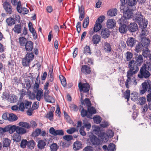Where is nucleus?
<instances>
[{"mask_svg": "<svg viewBox=\"0 0 151 151\" xmlns=\"http://www.w3.org/2000/svg\"><path fill=\"white\" fill-rule=\"evenodd\" d=\"M58 147L56 143H53L50 146L51 151H56Z\"/></svg>", "mask_w": 151, "mask_h": 151, "instance_id": "nucleus-58", "label": "nucleus"}, {"mask_svg": "<svg viewBox=\"0 0 151 151\" xmlns=\"http://www.w3.org/2000/svg\"><path fill=\"white\" fill-rule=\"evenodd\" d=\"M17 9L19 13L24 14H27L29 12V10L27 9L24 7L22 8L21 2H19L18 5L17 6Z\"/></svg>", "mask_w": 151, "mask_h": 151, "instance_id": "nucleus-9", "label": "nucleus"}, {"mask_svg": "<svg viewBox=\"0 0 151 151\" xmlns=\"http://www.w3.org/2000/svg\"><path fill=\"white\" fill-rule=\"evenodd\" d=\"M133 20L138 23L141 27H146L148 21L147 20L145 19L143 16L140 12H138L134 17H133Z\"/></svg>", "mask_w": 151, "mask_h": 151, "instance_id": "nucleus-1", "label": "nucleus"}, {"mask_svg": "<svg viewBox=\"0 0 151 151\" xmlns=\"http://www.w3.org/2000/svg\"><path fill=\"white\" fill-rule=\"evenodd\" d=\"M90 86L87 83H82L80 82L78 83V87L80 92L83 91L86 93L89 90Z\"/></svg>", "mask_w": 151, "mask_h": 151, "instance_id": "nucleus-5", "label": "nucleus"}, {"mask_svg": "<svg viewBox=\"0 0 151 151\" xmlns=\"http://www.w3.org/2000/svg\"><path fill=\"white\" fill-rule=\"evenodd\" d=\"M83 151H94V150L93 147L88 146L85 147L83 149Z\"/></svg>", "mask_w": 151, "mask_h": 151, "instance_id": "nucleus-64", "label": "nucleus"}, {"mask_svg": "<svg viewBox=\"0 0 151 151\" xmlns=\"http://www.w3.org/2000/svg\"><path fill=\"white\" fill-rule=\"evenodd\" d=\"M6 126L7 132H8L10 134H12L15 131L16 132L17 126L15 125H9Z\"/></svg>", "mask_w": 151, "mask_h": 151, "instance_id": "nucleus-13", "label": "nucleus"}, {"mask_svg": "<svg viewBox=\"0 0 151 151\" xmlns=\"http://www.w3.org/2000/svg\"><path fill=\"white\" fill-rule=\"evenodd\" d=\"M136 40L133 37L129 38L127 41V43L128 46L133 47L135 45Z\"/></svg>", "mask_w": 151, "mask_h": 151, "instance_id": "nucleus-27", "label": "nucleus"}, {"mask_svg": "<svg viewBox=\"0 0 151 151\" xmlns=\"http://www.w3.org/2000/svg\"><path fill=\"white\" fill-rule=\"evenodd\" d=\"M121 11L123 13L124 16L129 19L132 18L133 13L131 10L129 9L128 7L126 9L121 10Z\"/></svg>", "mask_w": 151, "mask_h": 151, "instance_id": "nucleus-8", "label": "nucleus"}, {"mask_svg": "<svg viewBox=\"0 0 151 151\" xmlns=\"http://www.w3.org/2000/svg\"><path fill=\"white\" fill-rule=\"evenodd\" d=\"M81 72L86 74H89L91 72V68L87 65H84L82 66L81 68Z\"/></svg>", "mask_w": 151, "mask_h": 151, "instance_id": "nucleus-16", "label": "nucleus"}, {"mask_svg": "<svg viewBox=\"0 0 151 151\" xmlns=\"http://www.w3.org/2000/svg\"><path fill=\"white\" fill-rule=\"evenodd\" d=\"M27 92L26 91L22 89L21 90L19 94L20 95V99H22L24 96L26 94Z\"/></svg>", "mask_w": 151, "mask_h": 151, "instance_id": "nucleus-63", "label": "nucleus"}, {"mask_svg": "<svg viewBox=\"0 0 151 151\" xmlns=\"http://www.w3.org/2000/svg\"><path fill=\"white\" fill-rule=\"evenodd\" d=\"M46 145V142L43 140H41L38 142L37 147L39 149L42 150L45 148V146Z\"/></svg>", "mask_w": 151, "mask_h": 151, "instance_id": "nucleus-33", "label": "nucleus"}, {"mask_svg": "<svg viewBox=\"0 0 151 151\" xmlns=\"http://www.w3.org/2000/svg\"><path fill=\"white\" fill-rule=\"evenodd\" d=\"M93 129L94 133L99 136V134L101 133L102 132L100 131V128L99 127L94 125L92 127Z\"/></svg>", "mask_w": 151, "mask_h": 151, "instance_id": "nucleus-36", "label": "nucleus"}, {"mask_svg": "<svg viewBox=\"0 0 151 151\" xmlns=\"http://www.w3.org/2000/svg\"><path fill=\"white\" fill-rule=\"evenodd\" d=\"M143 58L142 56L141 55H139L137 57L136 61H135V62L138 65L140 66L143 62Z\"/></svg>", "mask_w": 151, "mask_h": 151, "instance_id": "nucleus-43", "label": "nucleus"}, {"mask_svg": "<svg viewBox=\"0 0 151 151\" xmlns=\"http://www.w3.org/2000/svg\"><path fill=\"white\" fill-rule=\"evenodd\" d=\"M101 36L98 35L96 34L93 35L92 38V41L94 44L97 45L100 41Z\"/></svg>", "mask_w": 151, "mask_h": 151, "instance_id": "nucleus-21", "label": "nucleus"}, {"mask_svg": "<svg viewBox=\"0 0 151 151\" xmlns=\"http://www.w3.org/2000/svg\"><path fill=\"white\" fill-rule=\"evenodd\" d=\"M115 20L112 19H109L106 23L107 27L109 29H112L116 26Z\"/></svg>", "mask_w": 151, "mask_h": 151, "instance_id": "nucleus-18", "label": "nucleus"}, {"mask_svg": "<svg viewBox=\"0 0 151 151\" xmlns=\"http://www.w3.org/2000/svg\"><path fill=\"white\" fill-rule=\"evenodd\" d=\"M33 43L31 41H28L24 45L25 49L26 51H31L33 48Z\"/></svg>", "mask_w": 151, "mask_h": 151, "instance_id": "nucleus-14", "label": "nucleus"}, {"mask_svg": "<svg viewBox=\"0 0 151 151\" xmlns=\"http://www.w3.org/2000/svg\"><path fill=\"white\" fill-rule=\"evenodd\" d=\"M88 118H91V116L92 114H94L96 113V109L93 107H88Z\"/></svg>", "mask_w": 151, "mask_h": 151, "instance_id": "nucleus-23", "label": "nucleus"}, {"mask_svg": "<svg viewBox=\"0 0 151 151\" xmlns=\"http://www.w3.org/2000/svg\"><path fill=\"white\" fill-rule=\"evenodd\" d=\"M132 75L127 73V78L126 81L125 85L126 88H129V85H130L132 83L131 78L133 76Z\"/></svg>", "mask_w": 151, "mask_h": 151, "instance_id": "nucleus-15", "label": "nucleus"}, {"mask_svg": "<svg viewBox=\"0 0 151 151\" xmlns=\"http://www.w3.org/2000/svg\"><path fill=\"white\" fill-rule=\"evenodd\" d=\"M103 47L104 49L106 52H110L111 50V48L110 44L107 42L104 43Z\"/></svg>", "mask_w": 151, "mask_h": 151, "instance_id": "nucleus-26", "label": "nucleus"}, {"mask_svg": "<svg viewBox=\"0 0 151 151\" xmlns=\"http://www.w3.org/2000/svg\"><path fill=\"white\" fill-rule=\"evenodd\" d=\"M130 90L127 89L124 93V97L127 99V101H129L130 97Z\"/></svg>", "mask_w": 151, "mask_h": 151, "instance_id": "nucleus-50", "label": "nucleus"}, {"mask_svg": "<svg viewBox=\"0 0 151 151\" xmlns=\"http://www.w3.org/2000/svg\"><path fill=\"white\" fill-rule=\"evenodd\" d=\"M89 23V18L87 17L84 19L83 23V26L84 28H86L88 26Z\"/></svg>", "mask_w": 151, "mask_h": 151, "instance_id": "nucleus-45", "label": "nucleus"}, {"mask_svg": "<svg viewBox=\"0 0 151 151\" xmlns=\"http://www.w3.org/2000/svg\"><path fill=\"white\" fill-rule=\"evenodd\" d=\"M127 0H121V4L120 7V10L126 9L127 8Z\"/></svg>", "mask_w": 151, "mask_h": 151, "instance_id": "nucleus-38", "label": "nucleus"}, {"mask_svg": "<svg viewBox=\"0 0 151 151\" xmlns=\"http://www.w3.org/2000/svg\"><path fill=\"white\" fill-rule=\"evenodd\" d=\"M41 130L40 129H37L35 131L33 132L32 135L33 136L36 137L38 136L40 134Z\"/></svg>", "mask_w": 151, "mask_h": 151, "instance_id": "nucleus-59", "label": "nucleus"}, {"mask_svg": "<svg viewBox=\"0 0 151 151\" xmlns=\"http://www.w3.org/2000/svg\"><path fill=\"white\" fill-rule=\"evenodd\" d=\"M146 65L144 64L140 68V71L138 74V77L140 78H147L150 76L148 71L146 69Z\"/></svg>", "mask_w": 151, "mask_h": 151, "instance_id": "nucleus-3", "label": "nucleus"}, {"mask_svg": "<svg viewBox=\"0 0 151 151\" xmlns=\"http://www.w3.org/2000/svg\"><path fill=\"white\" fill-rule=\"evenodd\" d=\"M27 95L29 96L30 99L33 100L36 98V95L33 92H32L28 90Z\"/></svg>", "mask_w": 151, "mask_h": 151, "instance_id": "nucleus-46", "label": "nucleus"}, {"mask_svg": "<svg viewBox=\"0 0 151 151\" xmlns=\"http://www.w3.org/2000/svg\"><path fill=\"white\" fill-rule=\"evenodd\" d=\"M35 144L33 140H30L28 142L27 147L31 149H33L35 146Z\"/></svg>", "mask_w": 151, "mask_h": 151, "instance_id": "nucleus-44", "label": "nucleus"}, {"mask_svg": "<svg viewBox=\"0 0 151 151\" xmlns=\"http://www.w3.org/2000/svg\"><path fill=\"white\" fill-rule=\"evenodd\" d=\"M52 108V111L47 113L46 116V117L49 119L50 120H52L53 119V113L55 110V108L54 107H52L51 108Z\"/></svg>", "mask_w": 151, "mask_h": 151, "instance_id": "nucleus-35", "label": "nucleus"}, {"mask_svg": "<svg viewBox=\"0 0 151 151\" xmlns=\"http://www.w3.org/2000/svg\"><path fill=\"white\" fill-rule=\"evenodd\" d=\"M4 8L5 11L8 14H11L13 12V9L11 4L8 2L5 1L3 4Z\"/></svg>", "mask_w": 151, "mask_h": 151, "instance_id": "nucleus-10", "label": "nucleus"}, {"mask_svg": "<svg viewBox=\"0 0 151 151\" xmlns=\"http://www.w3.org/2000/svg\"><path fill=\"white\" fill-rule=\"evenodd\" d=\"M44 98L45 101L47 102L52 103V101L53 100V102L54 101V100L53 98L51 96L49 95H47L44 96Z\"/></svg>", "mask_w": 151, "mask_h": 151, "instance_id": "nucleus-48", "label": "nucleus"}, {"mask_svg": "<svg viewBox=\"0 0 151 151\" xmlns=\"http://www.w3.org/2000/svg\"><path fill=\"white\" fill-rule=\"evenodd\" d=\"M133 55L132 52L127 51L126 54V59L127 61H131L133 57Z\"/></svg>", "mask_w": 151, "mask_h": 151, "instance_id": "nucleus-49", "label": "nucleus"}, {"mask_svg": "<svg viewBox=\"0 0 151 151\" xmlns=\"http://www.w3.org/2000/svg\"><path fill=\"white\" fill-rule=\"evenodd\" d=\"M142 27L143 29L142 31L141 35L143 36H146L148 34L149 31L146 29V27Z\"/></svg>", "mask_w": 151, "mask_h": 151, "instance_id": "nucleus-56", "label": "nucleus"}, {"mask_svg": "<svg viewBox=\"0 0 151 151\" xmlns=\"http://www.w3.org/2000/svg\"><path fill=\"white\" fill-rule=\"evenodd\" d=\"M83 53L86 55H91V52L89 46H86L84 48Z\"/></svg>", "mask_w": 151, "mask_h": 151, "instance_id": "nucleus-53", "label": "nucleus"}, {"mask_svg": "<svg viewBox=\"0 0 151 151\" xmlns=\"http://www.w3.org/2000/svg\"><path fill=\"white\" fill-rule=\"evenodd\" d=\"M13 140L17 142H19L21 140V137L20 135L17 133H14L12 136Z\"/></svg>", "mask_w": 151, "mask_h": 151, "instance_id": "nucleus-41", "label": "nucleus"}, {"mask_svg": "<svg viewBox=\"0 0 151 151\" xmlns=\"http://www.w3.org/2000/svg\"><path fill=\"white\" fill-rule=\"evenodd\" d=\"M89 142L91 145L96 146L99 145L100 141L96 136L93 135L90 137Z\"/></svg>", "mask_w": 151, "mask_h": 151, "instance_id": "nucleus-7", "label": "nucleus"}, {"mask_svg": "<svg viewBox=\"0 0 151 151\" xmlns=\"http://www.w3.org/2000/svg\"><path fill=\"white\" fill-rule=\"evenodd\" d=\"M82 109L81 111V115L82 117L86 116L88 118V115L89 114L88 111L85 110L82 106H81Z\"/></svg>", "mask_w": 151, "mask_h": 151, "instance_id": "nucleus-47", "label": "nucleus"}, {"mask_svg": "<svg viewBox=\"0 0 151 151\" xmlns=\"http://www.w3.org/2000/svg\"><path fill=\"white\" fill-rule=\"evenodd\" d=\"M27 132V130L24 128L19 126H17L16 133L22 135L26 133Z\"/></svg>", "mask_w": 151, "mask_h": 151, "instance_id": "nucleus-30", "label": "nucleus"}, {"mask_svg": "<svg viewBox=\"0 0 151 151\" xmlns=\"http://www.w3.org/2000/svg\"><path fill=\"white\" fill-rule=\"evenodd\" d=\"M139 66L134 60L130 61L128 63L129 70L127 73L132 75L136 74L139 70Z\"/></svg>", "mask_w": 151, "mask_h": 151, "instance_id": "nucleus-2", "label": "nucleus"}, {"mask_svg": "<svg viewBox=\"0 0 151 151\" xmlns=\"http://www.w3.org/2000/svg\"><path fill=\"white\" fill-rule=\"evenodd\" d=\"M18 118L17 116L13 114H9L8 120L10 122H14Z\"/></svg>", "mask_w": 151, "mask_h": 151, "instance_id": "nucleus-40", "label": "nucleus"}, {"mask_svg": "<svg viewBox=\"0 0 151 151\" xmlns=\"http://www.w3.org/2000/svg\"><path fill=\"white\" fill-rule=\"evenodd\" d=\"M27 59L29 60L30 61H32L33 59L34 55L32 52L30 53H27L25 57Z\"/></svg>", "mask_w": 151, "mask_h": 151, "instance_id": "nucleus-55", "label": "nucleus"}, {"mask_svg": "<svg viewBox=\"0 0 151 151\" xmlns=\"http://www.w3.org/2000/svg\"><path fill=\"white\" fill-rule=\"evenodd\" d=\"M81 104L83 105L86 104L88 107H90L91 106V104L90 99H89L86 98L85 100H83L82 98L83 96L82 94H81Z\"/></svg>", "mask_w": 151, "mask_h": 151, "instance_id": "nucleus-24", "label": "nucleus"}, {"mask_svg": "<svg viewBox=\"0 0 151 151\" xmlns=\"http://www.w3.org/2000/svg\"><path fill=\"white\" fill-rule=\"evenodd\" d=\"M28 141L26 139H22L21 142L20 147L23 148L26 147L27 145Z\"/></svg>", "mask_w": 151, "mask_h": 151, "instance_id": "nucleus-57", "label": "nucleus"}, {"mask_svg": "<svg viewBox=\"0 0 151 151\" xmlns=\"http://www.w3.org/2000/svg\"><path fill=\"white\" fill-rule=\"evenodd\" d=\"M78 129H76L74 127H72L69 129L67 130L66 132L67 133L69 134H72L76 131H78Z\"/></svg>", "mask_w": 151, "mask_h": 151, "instance_id": "nucleus-61", "label": "nucleus"}, {"mask_svg": "<svg viewBox=\"0 0 151 151\" xmlns=\"http://www.w3.org/2000/svg\"><path fill=\"white\" fill-rule=\"evenodd\" d=\"M6 22L7 25L9 26H12L15 24L14 19L11 17L7 18L6 20Z\"/></svg>", "mask_w": 151, "mask_h": 151, "instance_id": "nucleus-29", "label": "nucleus"}, {"mask_svg": "<svg viewBox=\"0 0 151 151\" xmlns=\"http://www.w3.org/2000/svg\"><path fill=\"white\" fill-rule=\"evenodd\" d=\"M101 25L100 23L96 22V24L93 27V31L94 32H97L99 31L101 28Z\"/></svg>", "mask_w": 151, "mask_h": 151, "instance_id": "nucleus-42", "label": "nucleus"}, {"mask_svg": "<svg viewBox=\"0 0 151 151\" xmlns=\"http://www.w3.org/2000/svg\"><path fill=\"white\" fill-rule=\"evenodd\" d=\"M119 32L121 33H126L127 31V26L125 24H120L119 27Z\"/></svg>", "mask_w": 151, "mask_h": 151, "instance_id": "nucleus-32", "label": "nucleus"}, {"mask_svg": "<svg viewBox=\"0 0 151 151\" xmlns=\"http://www.w3.org/2000/svg\"><path fill=\"white\" fill-rule=\"evenodd\" d=\"M18 125L22 127L27 129H30L29 124L25 122H21L19 123Z\"/></svg>", "mask_w": 151, "mask_h": 151, "instance_id": "nucleus-37", "label": "nucleus"}, {"mask_svg": "<svg viewBox=\"0 0 151 151\" xmlns=\"http://www.w3.org/2000/svg\"><path fill=\"white\" fill-rule=\"evenodd\" d=\"M143 47L142 46L141 43H139L135 47V51L137 52H138L139 51H140L142 50V47Z\"/></svg>", "mask_w": 151, "mask_h": 151, "instance_id": "nucleus-60", "label": "nucleus"}, {"mask_svg": "<svg viewBox=\"0 0 151 151\" xmlns=\"http://www.w3.org/2000/svg\"><path fill=\"white\" fill-rule=\"evenodd\" d=\"M101 35L102 38H106L109 37L110 32L109 30L107 28L102 29L101 30Z\"/></svg>", "mask_w": 151, "mask_h": 151, "instance_id": "nucleus-11", "label": "nucleus"}, {"mask_svg": "<svg viewBox=\"0 0 151 151\" xmlns=\"http://www.w3.org/2000/svg\"><path fill=\"white\" fill-rule=\"evenodd\" d=\"M150 40L149 39H147L146 38H142L141 41V43L143 47L146 48H147L150 43Z\"/></svg>", "mask_w": 151, "mask_h": 151, "instance_id": "nucleus-17", "label": "nucleus"}, {"mask_svg": "<svg viewBox=\"0 0 151 151\" xmlns=\"http://www.w3.org/2000/svg\"><path fill=\"white\" fill-rule=\"evenodd\" d=\"M99 137L101 140L104 142H107L109 139V137L106 133L103 132L100 133Z\"/></svg>", "mask_w": 151, "mask_h": 151, "instance_id": "nucleus-19", "label": "nucleus"}, {"mask_svg": "<svg viewBox=\"0 0 151 151\" xmlns=\"http://www.w3.org/2000/svg\"><path fill=\"white\" fill-rule=\"evenodd\" d=\"M30 61L25 57L22 60V64L23 66L27 67L29 65Z\"/></svg>", "mask_w": 151, "mask_h": 151, "instance_id": "nucleus-54", "label": "nucleus"}, {"mask_svg": "<svg viewBox=\"0 0 151 151\" xmlns=\"http://www.w3.org/2000/svg\"><path fill=\"white\" fill-rule=\"evenodd\" d=\"M11 142L10 140L8 138H5L3 141V147H7L9 146Z\"/></svg>", "mask_w": 151, "mask_h": 151, "instance_id": "nucleus-52", "label": "nucleus"}, {"mask_svg": "<svg viewBox=\"0 0 151 151\" xmlns=\"http://www.w3.org/2000/svg\"><path fill=\"white\" fill-rule=\"evenodd\" d=\"M129 19L125 17L122 16L121 18L119 20V23L120 24H125L126 25L128 24L129 22L128 20Z\"/></svg>", "mask_w": 151, "mask_h": 151, "instance_id": "nucleus-28", "label": "nucleus"}, {"mask_svg": "<svg viewBox=\"0 0 151 151\" xmlns=\"http://www.w3.org/2000/svg\"><path fill=\"white\" fill-rule=\"evenodd\" d=\"M19 43L21 46H24L28 41L23 37H21L19 38Z\"/></svg>", "mask_w": 151, "mask_h": 151, "instance_id": "nucleus-31", "label": "nucleus"}, {"mask_svg": "<svg viewBox=\"0 0 151 151\" xmlns=\"http://www.w3.org/2000/svg\"><path fill=\"white\" fill-rule=\"evenodd\" d=\"M142 89L140 91V93L143 94L146 91L151 92V82L148 80L145 81L142 84Z\"/></svg>", "mask_w": 151, "mask_h": 151, "instance_id": "nucleus-4", "label": "nucleus"}, {"mask_svg": "<svg viewBox=\"0 0 151 151\" xmlns=\"http://www.w3.org/2000/svg\"><path fill=\"white\" fill-rule=\"evenodd\" d=\"M117 9H111L108 11L107 12L108 15L111 17L115 16L117 13Z\"/></svg>", "mask_w": 151, "mask_h": 151, "instance_id": "nucleus-39", "label": "nucleus"}, {"mask_svg": "<svg viewBox=\"0 0 151 151\" xmlns=\"http://www.w3.org/2000/svg\"><path fill=\"white\" fill-rule=\"evenodd\" d=\"M22 29L21 25V24H17L14 26L12 29V30L15 33L19 34L21 32Z\"/></svg>", "mask_w": 151, "mask_h": 151, "instance_id": "nucleus-25", "label": "nucleus"}, {"mask_svg": "<svg viewBox=\"0 0 151 151\" xmlns=\"http://www.w3.org/2000/svg\"><path fill=\"white\" fill-rule=\"evenodd\" d=\"M49 132L50 134L54 136H62L64 134V132L63 130H55L53 127H51L50 128Z\"/></svg>", "mask_w": 151, "mask_h": 151, "instance_id": "nucleus-6", "label": "nucleus"}, {"mask_svg": "<svg viewBox=\"0 0 151 151\" xmlns=\"http://www.w3.org/2000/svg\"><path fill=\"white\" fill-rule=\"evenodd\" d=\"M128 4L129 6H133L136 4V0H128Z\"/></svg>", "mask_w": 151, "mask_h": 151, "instance_id": "nucleus-62", "label": "nucleus"}, {"mask_svg": "<svg viewBox=\"0 0 151 151\" xmlns=\"http://www.w3.org/2000/svg\"><path fill=\"white\" fill-rule=\"evenodd\" d=\"M36 98L38 101H40L41 100L42 97L43 95V91L41 89H40L37 90L36 92Z\"/></svg>", "mask_w": 151, "mask_h": 151, "instance_id": "nucleus-22", "label": "nucleus"}, {"mask_svg": "<svg viewBox=\"0 0 151 151\" xmlns=\"http://www.w3.org/2000/svg\"><path fill=\"white\" fill-rule=\"evenodd\" d=\"M108 151H115L116 150L115 146L113 143H110L107 147Z\"/></svg>", "mask_w": 151, "mask_h": 151, "instance_id": "nucleus-51", "label": "nucleus"}, {"mask_svg": "<svg viewBox=\"0 0 151 151\" xmlns=\"http://www.w3.org/2000/svg\"><path fill=\"white\" fill-rule=\"evenodd\" d=\"M128 30L131 32H134L138 29L137 25L135 22L131 23L127 27Z\"/></svg>", "mask_w": 151, "mask_h": 151, "instance_id": "nucleus-12", "label": "nucleus"}, {"mask_svg": "<svg viewBox=\"0 0 151 151\" xmlns=\"http://www.w3.org/2000/svg\"><path fill=\"white\" fill-rule=\"evenodd\" d=\"M83 126L81 127H83V129L86 128V130L87 131H89L90 129L91 126V124L85 120H83Z\"/></svg>", "mask_w": 151, "mask_h": 151, "instance_id": "nucleus-34", "label": "nucleus"}, {"mask_svg": "<svg viewBox=\"0 0 151 151\" xmlns=\"http://www.w3.org/2000/svg\"><path fill=\"white\" fill-rule=\"evenodd\" d=\"M82 148V144L81 142L77 141L74 142L73 145V148L74 150H78Z\"/></svg>", "mask_w": 151, "mask_h": 151, "instance_id": "nucleus-20", "label": "nucleus"}]
</instances>
